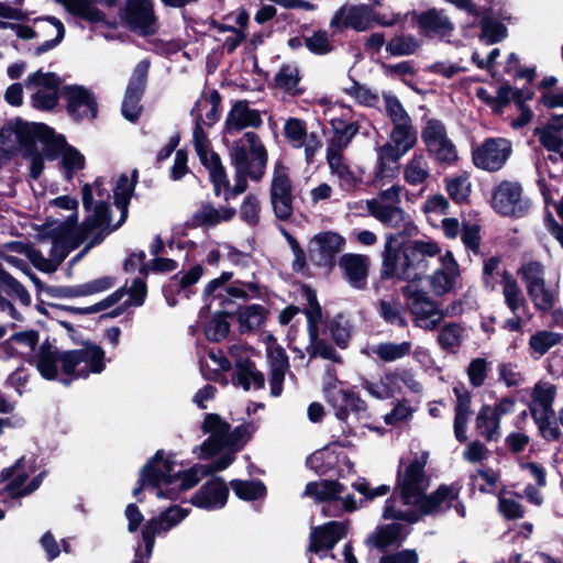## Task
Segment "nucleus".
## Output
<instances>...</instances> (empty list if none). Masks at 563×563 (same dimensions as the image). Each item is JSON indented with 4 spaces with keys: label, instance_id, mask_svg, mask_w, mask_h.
<instances>
[{
    "label": "nucleus",
    "instance_id": "nucleus-30",
    "mask_svg": "<svg viewBox=\"0 0 563 563\" xmlns=\"http://www.w3.org/2000/svg\"><path fill=\"white\" fill-rule=\"evenodd\" d=\"M235 386H241L245 391L251 389L253 383L255 389H262L265 386L264 374L256 368L255 362L250 357L235 361V373L232 377Z\"/></svg>",
    "mask_w": 563,
    "mask_h": 563
},
{
    "label": "nucleus",
    "instance_id": "nucleus-7",
    "mask_svg": "<svg viewBox=\"0 0 563 563\" xmlns=\"http://www.w3.org/2000/svg\"><path fill=\"white\" fill-rule=\"evenodd\" d=\"M366 206L372 217L385 227L397 230L396 233L387 235L395 238V245L400 243L399 239H409L416 234L418 228L402 208L394 205H384L376 199L367 200Z\"/></svg>",
    "mask_w": 563,
    "mask_h": 563
},
{
    "label": "nucleus",
    "instance_id": "nucleus-48",
    "mask_svg": "<svg viewBox=\"0 0 563 563\" xmlns=\"http://www.w3.org/2000/svg\"><path fill=\"white\" fill-rule=\"evenodd\" d=\"M517 275L525 283L527 294L531 295L534 288L542 286L544 279V266L539 261H528L522 263L517 269Z\"/></svg>",
    "mask_w": 563,
    "mask_h": 563
},
{
    "label": "nucleus",
    "instance_id": "nucleus-20",
    "mask_svg": "<svg viewBox=\"0 0 563 563\" xmlns=\"http://www.w3.org/2000/svg\"><path fill=\"white\" fill-rule=\"evenodd\" d=\"M342 278L356 290L367 289L371 258L365 254L344 253L338 262Z\"/></svg>",
    "mask_w": 563,
    "mask_h": 563
},
{
    "label": "nucleus",
    "instance_id": "nucleus-3",
    "mask_svg": "<svg viewBox=\"0 0 563 563\" xmlns=\"http://www.w3.org/2000/svg\"><path fill=\"white\" fill-rule=\"evenodd\" d=\"M120 18L126 29L140 36L155 35L159 29L153 0H125Z\"/></svg>",
    "mask_w": 563,
    "mask_h": 563
},
{
    "label": "nucleus",
    "instance_id": "nucleus-38",
    "mask_svg": "<svg viewBox=\"0 0 563 563\" xmlns=\"http://www.w3.org/2000/svg\"><path fill=\"white\" fill-rule=\"evenodd\" d=\"M307 331L309 336L307 351L310 358L321 357L338 364L342 363V356L336 352V350L324 339L320 338V327L307 329Z\"/></svg>",
    "mask_w": 563,
    "mask_h": 563
},
{
    "label": "nucleus",
    "instance_id": "nucleus-15",
    "mask_svg": "<svg viewBox=\"0 0 563 563\" xmlns=\"http://www.w3.org/2000/svg\"><path fill=\"white\" fill-rule=\"evenodd\" d=\"M344 244L345 240L339 233L332 231L320 232L310 240V260L317 266L332 268L335 264V256Z\"/></svg>",
    "mask_w": 563,
    "mask_h": 563
},
{
    "label": "nucleus",
    "instance_id": "nucleus-16",
    "mask_svg": "<svg viewBox=\"0 0 563 563\" xmlns=\"http://www.w3.org/2000/svg\"><path fill=\"white\" fill-rule=\"evenodd\" d=\"M462 485L459 482H454L450 485L441 484L435 490L426 495L418 496V507L423 516L435 515L444 512L455 503L461 494Z\"/></svg>",
    "mask_w": 563,
    "mask_h": 563
},
{
    "label": "nucleus",
    "instance_id": "nucleus-11",
    "mask_svg": "<svg viewBox=\"0 0 563 563\" xmlns=\"http://www.w3.org/2000/svg\"><path fill=\"white\" fill-rule=\"evenodd\" d=\"M104 356L106 353L100 345L87 341L84 349L62 351L57 356V364L60 363L64 375H73L78 365L89 357L92 374H100L106 368Z\"/></svg>",
    "mask_w": 563,
    "mask_h": 563
},
{
    "label": "nucleus",
    "instance_id": "nucleus-49",
    "mask_svg": "<svg viewBox=\"0 0 563 563\" xmlns=\"http://www.w3.org/2000/svg\"><path fill=\"white\" fill-rule=\"evenodd\" d=\"M58 166L64 170L65 179L73 181L75 174L86 167V158L78 148L69 145L62 155Z\"/></svg>",
    "mask_w": 563,
    "mask_h": 563
},
{
    "label": "nucleus",
    "instance_id": "nucleus-51",
    "mask_svg": "<svg viewBox=\"0 0 563 563\" xmlns=\"http://www.w3.org/2000/svg\"><path fill=\"white\" fill-rule=\"evenodd\" d=\"M0 284L4 287L5 294L18 299L22 306L29 307L32 302L31 295L27 289L14 278L0 263Z\"/></svg>",
    "mask_w": 563,
    "mask_h": 563
},
{
    "label": "nucleus",
    "instance_id": "nucleus-57",
    "mask_svg": "<svg viewBox=\"0 0 563 563\" xmlns=\"http://www.w3.org/2000/svg\"><path fill=\"white\" fill-rule=\"evenodd\" d=\"M420 42L411 34L395 35L387 44L386 51L391 56H408L416 53Z\"/></svg>",
    "mask_w": 563,
    "mask_h": 563
},
{
    "label": "nucleus",
    "instance_id": "nucleus-17",
    "mask_svg": "<svg viewBox=\"0 0 563 563\" xmlns=\"http://www.w3.org/2000/svg\"><path fill=\"white\" fill-rule=\"evenodd\" d=\"M330 26L336 30L352 29L364 32L373 27V5L354 4L340 7L330 21Z\"/></svg>",
    "mask_w": 563,
    "mask_h": 563
},
{
    "label": "nucleus",
    "instance_id": "nucleus-9",
    "mask_svg": "<svg viewBox=\"0 0 563 563\" xmlns=\"http://www.w3.org/2000/svg\"><path fill=\"white\" fill-rule=\"evenodd\" d=\"M62 96L66 101V111L75 122L92 121L98 117L99 104L95 93L81 85H66Z\"/></svg>",
    "mask_w": 563,
    "mask_h": 563
},
{
    "label": "nucleus",
    "instance_id": "nucleus-14",
    "mask_svg": "<svg viewBox=\"0 0 563 563\" xmlns=\"http://www.w3.org/2000/svg\"><path fill=\"white\" fill-rule=\"evenodd\" d=\"M328 402L333 407L335 417L347 424L350 412L354 413L358 420L368 419L369 413L367 404L360 395L351 389H339L336 394L330 388L325 389Z\"/></svg>",
    "mask_w": 563,
    "mask_h": 563
},
{
    "label": "nucleus",
    "instance_id": "nucleus-13",
    "mask_svg": "<svg viewBox=\"0 0 563 563\" xmlns=\"http://www.w3.org/2000/svg\"><path fill=\"white\" fill-rule=\"evenodd\" d=\"M349 532L347 521H329L323 525L312 527L309 534V544L307 552L314 553L323 558V551H332L336 543L345 538Z\"/></svg>",
    "mask_w": 563,
    "mask_h": 563
},
{
    "label": "nucleus",
    "instance_id": "nucleus-56",
    "mask_svg": "<svg viewBox=\"0 0 563 563\" xmlns=\"http://www.w3.org/2000/svg\"><path fill=\"white\" fill-rule=\"evenodd\" d=\"M390 139L395 145L401 147L402 153L409 152L417 143V132L412 126V121L394 125Z\"/></svg>",
    "mask_w": 563,
    "mask_h": 563
},
{
    "label": "nucleus",
    "instance_id": "nucleus-46",
    "mask_svg": "<svg viewBox=\"0 0 563 563\" xmlns=\"http://www.w3.org/2000/svg\"><path fill=\"white\" fill-rule=\"evenodd\" d=\"M333 136L329 140L328 147L344 150L358 131L356 123L343 119L331 120Z\"/></svg>",
    "mask_w": 563,
    "mask_h": 563
},
{
    "label": "nucleus",
    "instance_id": "nucleus-41",
    "mask_svg": "<svg viewBox=\"0 0 563 563\" xmlns=\"http://www.w3.org/2000/svg\"><path fill=\"white\" fill-rule=\"evenodd\" d=\"M510 92V82L504 80V82L497 89V96L493 97L489 95L486 88L478 87L475 90L476 98L482 101L485 106L489 107L492 112L496 115L504 113L506 107L509 106L508 93Z\"/></svg>",
    "mask_w": 563,
    "mask_h": 563
},
{
    "label": "nucleus",
    "instance_id": "nucleus-33",
    "mask_svg": "<svg viewBox=\"0 0 563 563\" xmlns=\"http://www.w3.org/2000/svg\"><path fill=\"white\" fill-rule=\"evenodd\" d=\"M345 490L343 484L336 479H322L307 483L302 497H312L316 503L340 501V494Z\"/></svg>",
    "mask_w": 563,
    "mask_h": 563
},
{
    "label": "nucleus",
    "instance_id": "nucleus-58",
    "mask_svg": "<svg viewBox=\"0 0 563 563\" xmlns=\"http://www.w3.org/2000/svg\"><path fill=\"white\" fill-rule=\"evenodd\" d=\"M461 324L451 322L442 327L438 334V343L443 351L451 352L462 344Z\"/></svg>",
    "mask_w": 563,
    "mask_h": 563
},
{
    "label": "nucleus",
    "instance_id": "nucleus-29",
    "mask_svg": "<svg viewBox=\"0 0 563 563\" xmlns=\"http://www.w3.org/2000/svg\"><path fill=\"white\" fill-rule=\"evenodd\" d=\"M239 331L241 334L252 333L261 329L267 320L269 310L262 305L238 306L235 309Z\"/></svg>",
    "mask_w": 563,
    "mask_h": 563
},
{
    "label": "nucleus",
    "instance_id": "nucleus-10",
    "mask_svg": "<svg viewBox=\"0 0 563 563\" xmlns=\"http://www.w3.org/2000/svg\"><path fill=\"white\" fill-rule=\"evenodd\" d=\"M512 153L511 143L504 137H488L472 152L477 168L490 173L501 169Z\"/></svg>",
    "mask_w": 563,
    "mask_h": 563
},
{
    "label": "nucleus",
    "instance_id": "nucleus-50",
    "mask_svg": "<svg viewBox=\"0 0 563 563\" xmlns=\"http://www.w3.org/2000/svg\"><path fill=\"white\" fill-rule=\"evenodd\" d=\"M230 486L234 494L245 501L257 500L267 493L265 484L261 481L232 479Z\"/></svg>",
    "mask_w": 563,
    "mask_h": 563
},
{
    "label": "nucleus",
    "instance_id": "nucleus-4",
    "mask_svg": "<svg viewBox=\"0 0 563 563\" xmlns=\"http://www.w3.org/2000/svg\"><path fill=\"white\" fill-rule=\"evenodd\" d=\"M269 196L275 217L280 221H288L294 214L295 197L289 168L280 159L274 164Z\"/></svg>",
    "mask_w": 563,
    "mask_h": 563
},
{
    "label": "nucleus",
    "instance_id": "nucleus-6",
    "mask_svg": "<svg viewBox=\"0 0 563 563\" xmlns=\"http://www.w3.org/2000/svg\"><path fill=\"white\" fill-rule=\"evenodd\" d=\"M150 66L151 63L147 59L136 64L124 92L121 113L131 123H136L143 112L141 100L146 90Z\"/></svg>",
    "mask_w": 563,
    "mask_h": 563
},
{
    "label": "nucleus",
    "instance_id": "nucleus-54",
    "mask_svg": "<svg viewBox=\"0 0 563 563\" xmlns=\"http://www.w3.org/2000/svg\"><path fill=\"white\" fill-rule=\"evenodd\" d=\"M373 352L384 362H394L410 354L411 342H382L373 349Z\"/></svg>",
    "mask_w": 563,
    "mask_h": 563
},
{
    "label": "nucleus",
    "instance_id": "nucleus-5",
    "mask_svg": "<svg viewBox=\"0 0 563 563\" xmlns=\"http://www.w3.org/2000/svg\"><path fill=\"white\" fill-rule=\"evenodd\" d=\"M25 275L34 284L37 295L44 291L54 298H78L91 296L111 289L117 282V278L113 276H102L75 286H52L43 283L36 274L32 272V269H30L29 274Z\"/></svg>",
    "mask_w": 563,
    "mask_h": 563
},
{
    "label": "nucleus",
    "instance_id": "nucleus-24",
    "mask_svg": "<svg viewBox=\"0 0 563 563\" xmlns=\"http://www.w3.org/2000/svg\"><path fill=\"white\" fill-rule=\"evenodd\" d=\"M236 214L234 207L217 209L211 202H202L200 208L185 222L187 229L213 228L231 221Z\"/></svg>",
    "mask_w": 563,
    "mask_h": 563
},
{
    "label": "nucleus",
    "instance_id": "nucleus-63",
    "mask_svg": "<svg viewBox=\"0 0 563 563\" xmlns=\"http://www.w3.org/2000/svg\"><path fill=\"white\" fill-rule=\"evenodd\" d=\"M421 137L428 151L433 150V146L448 139L444 124L438 119L429 120L422 130Z\"/></svg>",
    "mask_w": 563,
    "mask_h": 563
},
{
    "label": "nucleus",
    "instance_id": "nucleus-23",
    "mask_svg": "<svg viewBox=\"0 0 563 563\" xmlns=\"http://www.w3.org/2000/svg\"><path fill=\"white\" fill-rule=\"evenodd\" d=\"M501 278L505 303L514 314H517L518 309L521 306L527 305V300L518 285V282L508 271L505 269L501 273ZM504 328L514 332L521 331V318L519 316H516L515 318L506 320Z\"/></svg>",
    "mask_w": 563,
    "mask_h": 563
},
{
    "label": "nucleus",
    "instance_id": "nucleus-55",
    "mask_svg": "<svg viewBox=\"0 0 563 563\" xmlns=\"http://www.w3.org/2000/svg\"><path fill=\"white\" fill-rule=\"evenodd\" d=\"M43 144L42 153L48 161H55L64 154L69 144L63 134H56L54 129L48 126L47 133H44V139L41 141Z\"/></svg>",
    "mask_w": 563,
    "mask_h": 563
},
{
    "label": "nucleus",
    "instance_id": "nucleus-44",
    "mask_svg": "<svg viewBox=\"0 0 563 563\" xmlns=\"http://www.w3.org/2000/svg\"><path fill=\"white\" fill-rule=\"evenodd\" d=\"M410 312L415 316V325L429 331L434 330L446 316L437 302H431V306L419 305L418 310Z\"/></svg>",
    "mask_w": 563,
    "mask_h": 563
},
{
    "label": "nucleus",
    "instance_id": "nucleus-37",
    "mask_svg": "<svg viewBox=\"0 0 563 563\" xmlns=\"http://www.w3.org/2000/svg\"><path fill=\"white\" fill-rule=\"evenodd\" d=\"M482 10L481 35L479 40L487 45L496 44L508 35V30L500 21L493 20L490 8H479Z\"/></svg>",
    "mask_w": 563,
    "mask_h": 563
},
{
    "label": "nucleus",
    "instance_id": "nucleus-42",
    "mask_svg": "<svg viewBox=\"0 0 563 563\" xmlns=\"http://www.w3.org/2000/svg\"><path fill=\"white\" fill-rule=\"evenodd\" d=\"M134 195L133 185L129 184L126 174H121L117 180L113 189L114 206L121 211L120 220L112 228L118 229L128 218L129 205L132 196Z\"/></svg>",
    "mask_w": 563,
    "mask_h": 563
},
{
    "label": "nucleus",
    "instance_id": "nucleus-39",
    "mask_svg": "<svg viewBox=\"0 0 563 563\" xmlns=\"http://www.w3.org/2000/svg\"><path fill=\"white\" fill-rule=\"evenodd\" d=\"M201 164L209 172V180L212 184L214 196L220 197L223 188H229L230 183L220 155L212 151L210 156L206 158V161L201 162Z\"/></svg>",
    "mask_w": 563,
    "mask_h": 563
},
{
    "label": "nucleus",
    "instance_id": "nucleus-61",
    "mask_svg": "<svg viewBox=\"0 0 563 563\" xmlns=\"http://www.w3.org/2000/svg\"><path fill=\"white\" fill-rule=\"evenodd\" d=\"M307 123L305 120L290 117L284 124V135L292 143L294 147H301L308 135Z\"/></svg>",
    "mask_w": 563,
    "mask_h": 563
},
{
    "label": "nucleus",
    "instance_id": "nucleus-27",
    "mask_svg": "<svg viewBox=\"0 0 563 563\" xmlns=\"http://www.w3.org/2000/svg\"><path fill=\"white\" fill-rule=\"evenodd\" d=\"M456 396L455 416H454V435L460 443L467 441L466 428L468 416L472 413V394L465 389L464 385H459L453 388Z\"/></svg>",
    "mask_w": 563,
    "mask_h": 563
},
{
    "label": "nucleus",
    "instance_id": "nucleus-36",
    "mask_svg": "<svg viewBox=\"0 0 563 563\" xmlns=\"http://www.w3.org/2000/svg\"><path fill=\"white\" fill-rule=\"evenodd\" d=\"M236 318L235 310H218L205 325L203 332L210 342H222L230 333L229 319Z\"/></svg>",
    "mask_w": 563,
    "mask_h": 563
},
{
    "label": "nucleus",
    "instance_id": "nucleus-28",
    "mask_svg": "<svg viewBox=\"0 0 563 563\" xmlns=\"http://www.w3.org/2000/svg\"><path fill=\"white\" fill-rule=\"evenodd\" d=\"M62 351L53 346L46 339L38 347L35 356H30L26 362L31 365L35 364L40 375L46 380L57 378V356Z\"/></svg>",
    "mask_w": 563,
    "mask_h": 563
},
{
    "label": "nucleus",
    "instance_id": "nucleus-59",
    "mask_svg": "<svg viewBox=\"0 0 563 563\" xmlns=\"http://www.w3.org/2000/svg\"><path fill=\"white\" fill-rule=\"evenodd\" d=\"M459 277V274L437 268L429 277L430 287L435 295L442 296L453 290Z\"/></svg>",
    "mask_w": 563,
    "mask_h": 563
},
{
    "label": "nucleus",
    "instance_id": "nucleus-22",
    "mask_svg": "<svg viewBox=\"0 0 563 563\" xmlns=\"http://www.w3.org/2000/svg\"><path fill=\"white\" fill-rule=\"evenodd\" d=\"M262 124L261 112L256 109H251L247 100H238L233 103L227 115L224 132L234 134L246 128L258 129Z\"/></svg>",
    "mask_w": 563,
    "mask_h": 563
},
{
    "label": "nucleus",
    "instance_id": "nucleus-45",
    "mask_svg": "<svg viewBox=\"0 0 563 563\" xmlns=\"http://www.w3.org/2000/svg\"><path fill=\"white\" fill-rule=\"evenodd\" d=\"M222 97L217 89H212L209 93L208 98H203L202 100H198L194 108L190 111V114L196 118V114L200 111V108H207L209 104L211 106L209 111L206 112L205 119L202 118V125L207 128H211L216 124L220 119V110H221Z\"/></svg>",
    "mask_w": 563,
    "mask_h": 563
},
{
    "label": "nucleus",
    "instance_id": "nucleus-43",
    "mask_svg": "<svg viewBox=\"0 0 563 563\" xmlns=\"http://www.w3.org/2000/svg\"><path fill=\"white\" fill-rule=\"evenodd\" d=\"M164 451L157 450L155 454L142 466L139 478L147 486V488L157 489L165 484V473L162 472L157 464L163 461Z\"/></svg>",
    "mask_w": 563,
    "mask_h": 563
},
{
    "label": "nucleus",
    "instance_id": "nucleus-47",
    "mask_svg": "<svg viewBox=\"0 0 563 563\" xmlns=\"http://www.w3.org/2000/svg\"><path fill=\"white\" fill-rule=\"evenodd\" d=\"M111 220L112 212L109 202L107 200H100L96 203L93 213L86 217L82 221V231L90 236L97 228H108Z\"/></svg>",
    "mask_w": 563,
    "mask_h": 563
},
{
    "label": "nucleus",
    "instance_id": "nucleus-21",
    "mask_svg": "<svg viewBox=\"0 0 563 563\" xmlns=\"http://www.w3.org/2000/svg\"><path fill=\"white\" fill-rule=\"evenodd\" d=\"M411 22L428 38L451 36L454 31L450 19L435 8L422 12L411 11Z\"/></svg>",
    "mask_w": 563,
    "mask_h": 563
},
{
    "label": "nucleus",
    "instance_id": "nucleus-35",
    "mask_svg": "<svg viewBox=\"0 0 563 563\" xmlns=\"http://www.w3.org/2000/svg\"><path fill=\"white\" fill-rule=\"evenodd\" d=\"M300 81V70L294 64H283L274 77V86L294 97L305 92V89L299 87Z\"/></svg>",
    "mask_w": 563,
    "mask_h": 563
},
{
    "label": "nucleus",
    "instance_id": "nucleus-34",
    "mask_svg": "<svg viewBox=\"0 0 563 563\" xmlns=\"http://www.w3.org/2000/svg\"><path fill=\"white\" fill-rule=\"evenodd\" d=\"M322 323L324 325L322 332L329 333L331 340L338 347L344 350L349 346L353 324L343 312H339L332 318H327Z\"/></svg>",
    "mask_w": 563,
    "mask_h": 563
},
{
    "label": "nucleus",
    "instance_id": "nucleus-1",
    "mask_svg": "<svg viewBox=\"0 0 563 563\" xmlns=\"http://www.w3.org/2000/svg\"><path fill=\"white\" fill-rule=\"evenodd\" d=\"M440 253L441 247L435 241L409 240L395 245V238L386 236L379 277L382 280L420 282L429 269L428 257Z\"/></svg>",
    "mask_w": 563,
    "mask_h": 563
},
{
    "label": "nucleus",
    "instance_id": "nucleus-32",
    "mask_svg": "<svg viewBox=\"0 0 563 563\" xmlns=\"http://www.w3.org/2000/svg\"><path fill=\"white\" fill-rule=\"evenodd\" d=\"M48 125L45 123L26 122L18 118L16 142L21 148L22 154L38 150L37 142L44 139V133H47Z\"/></svg>",
    "mask_w": 563,
    "mask_h": 563
},
{
    "label": "nucleus",
    "instance_id": "nucleus-25",
    "mask_svg": "<svg viewBox=\"0 0 563 563\" xmlns=\"http://www.w3.org/2000/svg\"><path fill=\"white\" fill-rule=\"evenodd\" d=\"M410 529L399 522H391L378 526L369 536L367 542L378 551L389 548H399L408 538Z\"/></svg>",
    "mask_w": 563,
    "mask_h": 563
},
{
    "label": "nucleus",
    "instance_id": "nucleus-40",
    "mask_svg": "<svg viewBox=\"0 0 563 563\" xmlns=\"http://www.w3.org/2000/svg\"><path fill=\"white\" fill-rule=\"evenodd\" d=\"M74 16L89 23H102L106 21V13L95 5H89V0H56Z\"/></svg>",
    "mask_w": 563,
    "mask_h": 563
},
{
    "label": "nucleus",
    "instance_id": "nucleus-52",
    "mask_svg": "<svg viewBox=\"0 0 563 563\" xmlns=\"http://www.w3.org/2000/svg\"><path fill=\"white\" fill-rule=\"evenodd\" d=\"M301 289L309 306L308 308H303L301 310L307 318V329L320 327V324L323 322V318L322 307L318 301L317 292L307 284H302Z\"/></svg>",
    "mask_w": 563,
    "mask_h": 563
},
{
    "label": "nucleus",
    "instance_id": "nucleus-62",
    "mask_svg": "<svg viewBox=\"0 0 563 563\" xmlns=\"http://www.w3.org/2000/svg\"><path fill=\"white\" fill-rule=\"evenodd\" d=\"M528 296L536 310L541 312H549L555 306L558 300L556 295L547 287L545 282H543L542 286L534 288L531 295Z\"/></svg>",
    "mask_w": 563,
    "mask_h": 563
},
{
    "label": "nucleus",
    "instance_id": "nucleus-19",
    "mask_svg": "<svg viewBox=\"0 0 563 563\" xmlns=\"http://www.w3.org/2000/svg\"><path fill=\"white\" fill-rule=\"evenodd\" d=\"M229 493L225 481L220 476H213L191 496L190 504L203 510L221 509L227 505Z\"/></svg>",
    "mask_w": 563,
    "mask_h": 563
},
{
    "label": "nucleus",
    "instance_id": "nucleus-53",
    "mask_svg": "<svg viewBox=\"0 0 563 563\" xmlns=\"http://www.w3.org/2000/svg\"><path fill=\"white\" fill-rule=\"evenodd\" d=\"M254 431L255 426L253 422L236 426L232 431L230 430L225 434V449L230 450L232 453H238L251 440Z\"/></svg>",
    "mask_w": 563,
    "mask_h": 563
},
{
    "label": "nucleus",
    "instance_id": "nucleus-12",
    "mask_svg": "<svg viewBox=\"0 0 563 563\" xmlns=\"http://www.w3.org/2000/svg\"><path fill=\"white\" fill-rule=\"evenodd\" d=\"M426 456H422L421 459L416 457L412 460L404 472L401 466H399L396 482L402 505H410L412 498L422 495L424 490L422 484L426 478Z\"/></svg>",
    "mask_w": 563,
    "mask_h": 563
},
{
    "label": "nucleus",
    "instance_id": "nucleus-8",
    "mask_svg": "<svg viewBox=\"0 0 563 563\" xmlns=\"http://www.w3.org/2000/svg\"><path fill=\"white\" fill-rule=\"evenodd\" d=\"M492 208L503 217L522 218L529 211V201L522 199V186L501 180L493 190Z\"/></svg>",
    "mask_w": 563,
    "mask_h": 563
},
{
    "label": "nucleus",
    "instance_id": "nucleus-60",
    "mask_svg": "<svg viewBox=\"0 0 563 563\" xmlns=\"http://www.w3.org/2000/svg\"><path fill=\"white\" fill-rule=\"evenodd\" d=\"M378 312L383 320L399 328H406L408 322L406 320L404 309L399 302H389L387 300H379Z\"/></svg>",
    "mask_w": 563,
    "mask_h": 563
},
{
    "label": "nucleus",
    "instance_id": "nucleus-18",
    "mask_svg": "<svg viewBox=\"0 0 563 563\" xmlns=\"http://www.w3.org/2000/svg\"><path fill=\"white\" fill-rule=\"evenodd\" d=\"M55 220L47 219L40 228L43 238H57L63 242L74 241L70 249H78L88 238L82 231V222L78 224V212L74 210L63 222L57 225Z\"/></svg>",
    "mask_w": 563,
    "mask_h": 563
},
{
    "label": "nucleus",
    "instance_id": "nucleus-31",
    "mask_svg": "<svg viewBox=\"0 0 563 563\" xmlns=\"http://www.w3.org/2000/svg\"><path fill=\"white\" fill-rule=\"evenodd\" d=\"M24 456L18 459L13 465L0 472V482H8L3 490L13 499L24 497V486L29 479V473L22 471Z\"/></svg>",
    "mask_w": 563,
    "mask_h": 563
},
{
    "label": "nucleus",
    "instance_id": "nucleus-2",
    "mask_svg": "<svg viewBox=\"0 0 563 563\" xmlns=\"http://www.w3.org/2000/svg\"><path fill=\"white\" fill-rule=\"evenodd\" d=\"M230 162L235 170L234 191L243 194L247 190L249 178L257 183L265 176L268 151L257 133L245 132L242 137L232 143Z\"/></svg>",
    "mask_w": 563,
    "mask_h": 563
},
{
    "label": "nucleus",
    "instance_id": "nucleus-64",
    "mask_svg": "<svg viewBox=\"0 0 563 563\" xmlns=\"http://www.w3.org/2000/svg\"><path fill=\"white\" fill-rule=\"evenodd\" d=\"M533 135L538 137L542 147L549 152H560L563 147L562 132H554L548 126H537L533 130Z\"/></svg>",
    "mask_w": 563,
    "mask_h": 563
},
{
    "label": "nucleus",
    "instance_id": "nucleus-26",
    "mask_svg": "<svg viewBox=\"0 0 563 563\" xmlns=\"http://www.w3.org/2000/svg\"><path fill=\"white\" fill-rule=\"evenodd\" d=\"M203 274V267L200 264L192 266L189 271L181 273L178 272L170 278L169 285L164 287V295L169 306L176 305V299L170 300L168 294L180 295L185 292L186 298H190L194 291L190 289L191 286L198 283Z\"/></svg>",
    "mask_w": 563,
    "mask_h": 563
}]
</instances>
